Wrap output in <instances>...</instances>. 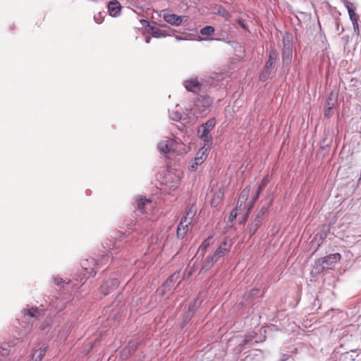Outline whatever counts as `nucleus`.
<instances>
[{"label": "nucleus", "instance_id": "20", "mask_svg": "<svg viewBox=\"0 0 361 361\" xmlns=\"http://www.w3.org/2000/svg\"><path fill=\"white\" fill-rule=\"evenodd\" d=\"M336 104L337 99L336 97L334 98V94L333 92H331L325 104L324 114L326 118H330L334 114V109L335 108Z\"/></svg>", "mask_w": 361, "mask_h": 361}, {"label": "nucleus", "instance_id": "32", "mask_svg": "<svg viewBox=\"0 0 361 361\" xmlns=\"http://www.w3.org/2000/svg\"><path fill=\"white\" fill-rule=\"evenodd\" d=\"M215 31V29L213 26L211 25H207L205 27H203L200 32L202 35H212Z\"/></svg>", "mask_w": 361, "mask_h": 361}, {"label": "nucleus", "instance_id": "14", "mask_svg": "<svg viewBox=\"0 0 361 361\" xmlns=\"http://www.w3.org/2000/svg\"><path fill=\"white\" fill-rule=\"evenodd\" d=\"M232 246L231 240L228 237L224 238V240L220 243L216 251L214 252V257L218 260L223 257L225 254L228 252Z\"/></svg>", "mask_w": 361, "mask_h": 361}, {"label": "nucleus", "instance_id": "21", "mask_svg": "<svg viewBox=\"0 0 361 361\" xmlns=\"http://www.w3.org/2000/svg\"><path fill=\"white\" fill-rule=\"evenodd\" d=\"M157 148L162 154L175 152V142L173 140L161 141L158 144Z\"/></svg>", "mask_w": 361, "mask_h": 361}, {"label": "nucleus", "instance_id": "29", "mask_svg": "<svg viewBox=\"0 0 361 361\" xmlns=\"http://www.w3.org/2000/svg\"><path fill=\"white\" fill-rule=\"evenodd\" d=\"M200 305L201 300H200L199 298H195L192 302L190 303L188 311L192 312L195 314Z\"/></svg>", "mask_w": 361, "mask_h": 361}, {"label": "nucleus", "instance_id": "6", "mask_svg": "<svg viewBox=\"0 0 361 361\" xmlns=\"http://www.w3.org/2000/svg\"><path fill=\"white\" fill-rule=\"evenodd\" d=\"M22 312L23 314L24 320L21 322L20 326L25 329L26 332L30 331L33 326L32 322L27 321V317L37 318L44 314V310L38 307L23 309Z\"/></svg>", "mask_w": 361, "mask_h": 361}, {"label": "nucleus", "instance_id": "30", "mask_svg": "<svg viewBox=\"0 0 361 361\" xmlns=\"http://www.w3.org/2000/svg\"><path fill=\"white\" fill-rule=\"evenodd\" d=\"M12 346L13 345H11L10 343H4L2 346L0 347V355H1L2 357H6L8 355L11 351V348ZM0 361L2 360L0 359Z\"/></svg>", "mask_w": 361, "mask_h": 361}, {"label": "nucleus", "instance_id": "34", "mask_svg": "<svg viewBox=\"0 0 361 361\" xmlns=\"http://www.w3.org/2000/svg\"><path fill=\"white\" fill-rule=\"evenodd\" d=\"M105 17L104 11H99L94 16V21L97 24H101L103 23Z\"/></svg>", "mask_w": 361, "mask_h": 361}, {"label": "nucleus", "instance_id": "38", "mask_svg": "<svg viewBox=\"0 0 361 361\" xmlns=\"http://www.w3.org/2000/svg\"><path fill=\"white\" fill-rule=\"evenodd\" d=\"M257 201V199L256 198V197H252V200L249 203V207L247 208V213L245 214V218L243 220V222L245 221V219H246V217L247 216V215L249 214V213L250 212V211L252 209V208L254 207L256 202Z\"/></svg>", "mask_w": 361, "mask_h": 361}, {"label": "nucleus", "instance_id": "19", "mask_svg": "<svg viewBox=\"0 0 361 361\" xmlns=\"http://www.w3.org/2000/svg\"><path fill=\"white\" fill-rule=\"evenodd\" d=\"M210 130L205 128V126L200 125L197 130V135L199 137L204 141L205 147H209L211 148L212 144V137L209 134Z\"/></svg>", "mask_w": 361, "mask_h": 361}, {"label": "nucleus", "instance_id": "22", "mask_svg": "<svg viewBox=\"0 0 361 361\" xmlns=\"http://www.w3.org/2000/svg\"><path fill=\"white\" fill-rule=\"evenodd\" d=\"M107 8L108 12L111 16L117 17L120 15L121 6L118 1L112 0L109 1Z\"/></svg>", "mask_w": 361, "mask_h": 361}, {"label": "nucleus", "instance_id": "43", "mask_svg": "<svg viewBox=\"0 0 361 361\" xmlns=\"http://www.w3.org/2000/svg\"><path fill=\"white\" fill-rule=\"evenodd\" d=\"M180 185V178L175 177L174 179L171 181V184L169 185L170 189L175 190Z\"/></svg>", "mask_w": 361, "mask_h": 361}, {"label": "nucleus", "instance_id": "5", "mask_svg": "<svg viewBox=\"0 0 361 361\" xmlns=\"http://www.w3.org/2000/svg\"><path fill=\"white\" fill-rule=\"evenodd\" d=\"M98 263L96 262V259L91 258L85 259L81 262V267L83 270L82 276H79L78 278L75 279V281H80L83 283V280L90 276H94L97 274L98 269Z\"/></svg>", "mask_w": 361, "mask_h": 361}, {"label": "nucleus", "instance_id": "55", "mask_svg": "<svg viewBox=\"0 0 361 361\" xmlns=\"http://www.w3.org/2000/svg\"><path fill=\"white\" fill-rule=\"evenodd\" d=\"M78 286V284L73 283V286H74V287H75V286Z\"/></svg>", "mask_w": 361, "mask_h": 361}, {"label": "nucleus", "instance_id": "16", "mask_svg": "<svg viewBox=\"0 0 361 361\" xmlns=\"http://www.w3.org/2000/svg\"><path fill=\"white\" fill-rule=\"evenodd\" d=\"M119 281L116 277L110 278L100 287L101 293L105 296L114 291L119 285Z\"/></svg>", "mask_w": 361, "mask_h": 361}, {"label": "nucleus", "instance_id": "54", "mask_svg": "<svg viewBox=\"0 0 361 361\" xmlns=\"http://www.w3.org/2000/svg\"><path fill=\"white\" fill-rule=\"evenodd\" d=\"M161 27H166V25H165V24L164 25H161Z\"/></svg>", "mask_w": 361, "mask_h": 361}, {"label": "nucleus", "instance_id": "39", "mask_svg": "<svg viewBox=\"0 0 361 361\" xmlns=\"http://www.w3.org/2000/svg\"><path fill=\"white\" fill-rule=\"evenodd\" d=\"M212 243V237L209 236L207 238H206L202 243L200 248L202 250H206L207 248L210 245V244Z\"/></svg>", "mask_w": 361, "mask_h": 361}, {"label": "nucleus", "instance_id": "52", "mask_svg": "<svg viewBox=\"0 0 361 361\" xmlns=\"http://www.w3.org/2000/svg\"><path fill=\"white\" fill-rule=\"evenodd\" d=\"M150 40H151V37H147L145 38V42L147 44L150 42Z\"/></svg>", "mask_w": 361, "mask_h": 361}, {"label": "nucleus", "instance_id": "45", "mask_svg": "<svg viewBox=\"0 0 361 361\" xmlns=\"http://www.w3.org/2000/svg\"><path fill=\"white\" fill-rule=\"evenodd\" d=\"M236 23L245 31H249L247 26L244 23L243 20L238 18Z\"/></svg>", "mask_w": 361, "mask_h": 361}, {"label": "nucleus", "instance_id": "27", "mask_svg": "<svg viewBox=\"0 0 361 361\" xmlns=\"http://www.w3.org/2000/svg\"><path fill=\"white\" fill-rule=\"evenodd\" d=\"M223 196L224 194L221 190L216 192L214 194L213 198L211 201V206L213 207H216L221 202Z\"/></svg>", "mask_w": 361, "mask_h": 361}, {"label": "nucleus", "instance_id": "48", "mask_svg": "<svg viewBox=\"0 0 361 361\" xmlns=\"http://www.w3.org/2000/svg\"><path fill=\"white\" fill-rule=\"evenodd\" d=\"M261 192H262V191H259L258 189H257V190L253 196L256 197V198L258 200Z\"/></svg>", "mask_w": 361, "mask_h": 361}, {"label": "nucleus", "instance_id": "9", "mask_svg": "<svg viewBox=\"0 0 361 361\" xmlns=\"http://www.w3.org/2000/svg\"><path fill=\"white\" fill-rule=\"evenodd\" d=\"M70 296L64 297L61 294H59L57 296L49 298V305L50 310L54 313H58L63 310L68 302L70 301Z\"/></svg>", "mask_w": 361, "mask_h": 361}, {"label": "nucleus", "instance_id": "28", "mask_svg": "<svg viewBox=\"0 0 361 361\" xmlns=\"http://www.w3.org/2000/svg\"><path fill=\"white\" fill-rule=\"evenodd\" d=\"M53 280L56 285H57L58 286H61L62 288H66V289H68V287L71 286V283H73L71 281H68V282L65 283V281L63 280V279H61L60 277H54L53 279Z\"/></svg>", "mask_w": 361, "mask_h": 361}, {"label": "nucleus", "instance_id": "8", "mask_svg": "<svg viewBox=\"0 0 361 361\" xmlns=\"http://www.w3.org/2000/svg\"><path fill=\"white\" fill-rule=\"evenodd\" d=\"M212 103L213 99L209 96L207 94L200 95L195 101L193 107L194 114L198 116L197 114H202L205 113L208 111Z\"/></svg>", "mask_w": 361, "mask_h": 361}, {"label": "nucleus", "instance_id": "10", "mask_svg": "<svg viewBox=\"0 0 361 361\" xmlns=\"http://www.w3.org/2000/svg\"><path fill=\"white\" fill-rule=\"evenodd\" d=\"M183 85L188 92L197 94L207 91L206 85L200 82L196 78H191L183 81Z\"/></svg>", "mask_w": 361, "mask_h": 361}, {"label": "nucleus", "instance_id": "17", "mask_svg": "<svg viewBox=\"0 0 361 361\" xmlns=\"http://www.w3.org/2000/svg\"><path fill=\"white\" fill-rule=\"evenodd\" d=\"M345 6L346 8L348 9L350 19L353 25L354 31L357 34H359V25H358V20H357V18L356 17V14H355V7L354 6L353 3L348 1H345Z\"/></svg>", "mask_w": 361, "mask_h": 361}, {"label": "nucleus", "instance_id": "47", "mask_svg": "<svg viewBox=\"0 0 361 361\" xmlns=\"http://www.w3.org/2000/svg\"><path fill=\"white\" fill-rule=\"evenodd\" d=\"M252 358H253V355L252 353H250L245 357L244 361H252Z\"/></svg>", "mask_w": 361, "mask_h": 361}, {"label": "nucleus", "instance_id": "12", "mask_svg": "<svg viewBox=\"0 0 361 361\" xmlns=\"http://www.w3.org/2000/svg\"><path fill=\"white\" fill-rule=\"evenodd\" d=\"M121 240H117L114 242L113 247H109V254L106 255H103L100 259L96 260L98 264V269L102 268L104 265L106 264L109 262L110 257H111L112 261L114 259V255L118 253V250L121 247Z\"/></svg>", "mask_w": 361, "mask_h": 361}, {"label": "nucleus", "instance_id": "24", "mask_svg": "<svg viewBox=\"0 0 361 361\" xmlns=\"http://www.w3.org/2000/svg\"><path fill=\"white\" fill-rule=\"evenodd\" d=\"M250 191V187L247 186L242 190L240 195H239L236 206L239 207L240 209H241L243 205L247 201V200L249 197Z\"/></svg>", "mask_w": 361, "mask_h": 361}, {"label": "nucleus", "instance_id": "51", "mask_svg": "<svg viewBox=\"0 0 361 361\" xmlns=\"http://www.w3.org/2000/svg\"><path fill=\"white\" fill-rule=\"evenodd\" d=\"M258 291V289H256V288H253L252 290H251V295H255L257 292Z\"/></svg>", "mask_w": 361, "mask_h": 361}, {"label": "nucleus", "instance_id": "25", "mask_svg": "<svg viewBox=\"0 0 361 361\" xmlns=\"http://www.w3.org/2000/svg\"><path fill=\"white\" fill-rule=\"evenodd\" d=\"M219 260L214 257V255H209L205 258L202 264V269L205 271L209 270L214 263L217 262Z\"/></svg>", "mask_w": 361, "mask_h": 361}, {"label": "nucleus", "instance_id": "41", "mask_svg": "<svg viewBox=\"0 0 361 361\" xmlns=\"http://www.w3.org/2000/svg\"><path fill=\"white\" fill-rule=\"evenodd\" d=\"M51 324V318H47L45 319L40 325L39 329L42 331L46 330L48 327L50 326Z\"/></svg>", "mask_w": 361, "mask_h": 361}, {"label": "nucleus", "instance_id": "50", "mask_svg": "<svg viewBox=\"0 0 361 361\" xmlns=\"http://www.w3.org/2000/svg\"><path fill=\"white\" fill-rule=\"evenodd\" d=\"M288 359V355L284 354L282 356V358H281V361H286Z\"/></svg>", "mask_w": 361, "mask_h": 361}, {"label": "nucleus", "instance_id": "3", "mask_svg": "<svg viewBox=\"0 0 361 361\" xmlns=\"http://www.w3.org/2000/svg\"><path fill=\"white\" fill-rule=\"evenodd\" d=\"M293 57V37L286 33L283 37V49L281 51L282 63L284 68H289Z\"/></svg>", "mask_w": 361, "mask_h": 361}, {"label": "nucleus", "instance_id": "18", "mask_svg": "<svg viewBox=\"0 0 361 361\" xmlns=\"http://www.w3.org/2000/svg\"><path fill=\"white\" fill-rule=\"evenodd\" d=\"M152 202L145 197L138 195L135 197L134 207L135 212L139 214H145L146 212V207L151 204Z\"/></svg>", "mask_w": 361, "mask_h": 361}, {"label": "nucleus", "instance_id": "49", "mask_svg": "<svg viewBox=\"0 0 361 361\" xmlns=\"http://www.w3.org/2000/svg\"><path fill=\"white\" fill-rule=\"evenodd\" d=\"M326 237V233H320V234H319V239H320L321 240H323L324 238H325Z\"/></svg>", "mask_w": 361, "mask_h": 361}, {"label": "nucleus", "instance_id": "1", "mask_svg": "<svg viewBox=\"0 0 361 361\" xmlns=\"http://www.w3.org/2000/svg\"><path fill=\"white\" fill-rule=\"evenodd\" d=\"M279 59V54L275 48H271L269 53L268 60L266 61L264 66L259 74L260 81L265 82L269 78L271 73L273 72Z\"/></svg>", "mask_w": 361, "mask_h": 361}, {"label": "nucleus", "instance_id": "13", "mask_svg": "<svg viewBox=\"0 0 361 361\" xmlns=\"http://www.w3.org/2000/svg\"><path fill=\"white\" fill-rule=\"evenodd\" d=\"M141 342L142 341L140 338H135L129 341L121 352L122 358L127 359L130 355L134 353L137 349V347L140 345Z\"/></svg>", "mask_w": 361, "mask_h": 361}, {"label": "nucleus", "instance_id": "40", "mask_svg": "<svg viewBox=\"0 0 361 361\" xmlns=\"http://www.w3.org/2000/svg\"><path fill=\"white\" fill-rule=\"evenodd\" d=\"M218 13L224 17L226 20H228L231 18V14L223 7L218 10Z\"/></svg>", "mask_w": 361, "mask_h": 361}, {"label": "nucleus", "instance_id": "35", "mask_svg": "<svg viewBox=\"0 0 361 361\" xmlns=\"http://www.w3.org/2000/svg\"><path fill=\"white\" fill-rule=\"evenodd\" d=\"M241 209L239 208V207L236 206L235 208H234L230 213V215H229V217H228V221L230 223H233L237 216L238 215V213H239V210H240Z\"/></svg>", "mask_w": 361, "mask_h": 361}, {"label": "nucleus", "instance_id": "7", "mask_svg": "<svg viewBox=\"0 0 361 361\" xmlns=\"http://www.w3.org/2000/svg\"><path fill=\"white\" fill-rule=\"evenodd\" d=\"M268 208L269 206H262L259 212L255 214L252 222L247 226V231L250 237L255 234L257 229L262 225V221L268 213Z\"/></svg>", "mask_w": 361, "mask_h": 361}, {"label": "nucleus", "instance_id": "15", "mask_svg": "<svg viewBox=\"0 0 361 361\" xmlns=\"http://www.w3.org/2000/svg\"><path fill=\"white\" fill-rule=\"evenodd\" d=\"M163 18L167 23L174 26H178L188 20V17L186 16H178L175 13H164Z\"/></svg>", "mask_w": 361, "mask_h": 361}, {"label": "nucleus", "instance_id": "36", "mask_svg": "<svg viewBox=\"0 0 361 361\" xmlns=\"http://www.w3.org/2000/svg\"><path fill=\"white\" fill-rule=\"evenodd\" d=\"M202 126H205L206 128H207L209 130H212L215 125H216V119L215 118H212L207 120L204 123L202 124Z\"/></svg>", "mask_w": 361, "mask_h": 361}, {"label": "nucleus", "instance_id": "26", "mask_svg": "<svg viewBox=\"0 0 361 361\" xmlns=\"http://www.w3.org/2000/svg\"><path fill=\"white\" fill-rule=\"evenodd\" d=\"M150 30H152V37H155V38L164 37L167 35H171L169 33H167L166 31L159 29V28H155L154 26H151Z\"/></svg>", "mask_w": 361, "mask_h": 361}, {"label": "nucleus", "instance_id": "33", "mask_svg": "<svg viewBox=\"0 0 361 361\" xmlns=\"http://www.w3.org/2000/svg\"><path fill=\"white\" fill-rule=\"evenodd\" d=\"M169 118L175 121H179L182 120L183 115L178 111H171L169 114Z\"/></svg>", "mask_w": 361, "mask_h": 361}, {"label": "nucleus", "instance_id": "31", "mask_svg": "<svg viewBox=\"0 0 361 361\" xmlns=\"http://www.w3.org/2000/svg\"><path fill=\"white\" fill-rule=\"evenodd\" d=\"M255 335L256 334L253 333L246 334L243 341L240 343L239 346L242 348L243 346L247 345L250 342L253 341Z\"/></svg>", "mask_w": 361, "mask_h": 361}, {"label": "nucleus", "instance_id": "2", "mask_svg": "<svg viewBox=\"0 0 361 361\" xmlns=\"http://www.w3.org/2000/svg\"><path fill=\"white\" fill-rule=\"evenodd\" d=\"M195 215V211L193 207H189L185 211L178 225L176 235L178 238L183 239L188 231V226L192 223V219Z\"/></svg>", "mask_w": 361, "mask_h": 361}, {"label": "nucleus", "instance_id": "42", "mask_svg": "<svg viewBox=\"0 0 361 361\" xmlns=\"http://www.w3.org/2000/svg\"><path fill=\"white\" fill-rule=\"evenodd\" d=\"M178 275H179V273H176V272L173 273L167 279L165 283L167 285H169L170 283H173L178 279Z\"/></svg>", "mask_w": 361, "mask_h": 361}, {"label": "nucleus", "instance_id": "53", "mask_svg": "<svg viewBox=\"0 0 361 361\" xmlns=\"http://www.w3.org/2000/svg\"><path fill=\"white\" fill-rule=\"evenodd\" d=\"M176 39H177V40H180V39H182L181 37H176Z\"/></svg>", "mask_w": 361, "mask_h": 361}, {"label": "nucleus", "instance_id": "44", "mask_svg": "<svg viewBox=\"0 0 361 361\" xmlns=\"http://www.w3.org/2000/svg\"><path fill=\"white\" fill-rule=\"evenodd\" d=\"M267 184V176H265L260 181L257 189H258L259 191H262L264 189V188L266 187Z\"/></svg>", "mask_w": 361, "mask_h": 361}, {"label": "nucleus", "instance_id": "46", "mask_svg": "<svg viewBox=\"0 0 361 361\" xmlns=\"http://www.w3.org/2000/svg\"><path fill=\"white\" fill-rule=\"evenodd\" d=\"M140 23L142 24V25H143L145 27H147L149 29H151L152 25H150V23L147 20L142 19L140 20Z\"/></svg>", "mask_w": 361, "mask_h": 361}, {"label": "nucleus", "instance_id": "37", "mask_svg": "<svg viewBox=\"0 0 361 361\" xmlns=\"http://www.w3.org/2000/svg\"><path fill=\"white\" fill-rule=\"evenodd\" d=\"M193 316H194V314L192 312L187 311L183 317L182 326L183 327L185 326L189 322V321L192 318Z\"/></svg>", "mask_w": 361, "mask_h": 361}, {"label": "nucleus", "instance_id": "23", "mask_svg": "<svg viewBox=\"0 0 361 361\" xmlns=\"http://www.w3.org/2000/svg\"><path fill=\"white\" fill-rule=\"evenodd\" d=\"M48 348V345L46 344H43L39 349L35 350L32 354V361H42L44 357L47 350Z\"/></svg>", "mask_w": 361, "mask_h": 361}, {"label": "nucleus", "instance_id": "11", "mask_svg": "<svg viewBox=\"0 0 361 361\" xmlns=\"http://www.w3.org/2000/svg\"><path fill=\"white\" fill-rule=\"evenodd\" d=\"M211 149L209 147H205L203 146L202 148L199 149L197 152L196 157L191 161L189 166V170L192 172L196 171L197 169V166L201 165L207 159L208 155V152Z\"/></svg>", "mask_w": 361, "mask_h": 361}, {"label": "nucleus", "instance_id": "4", "mask_svg": "<svg viewBox=\"0 0 361 361\" xmlns=\"http://www.w3.org/2000/svg\"><path fill=\"white\" fill-rule=\"evenodd\" d=\"M340 259L341 255L339 253L330 254L317 260L314 263V269L317 273H322L325 269H331L334 267Z\"/></svg>", "mask_w": 361, "mask_h": 361}]
</instances>
